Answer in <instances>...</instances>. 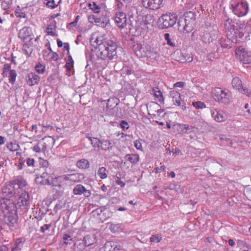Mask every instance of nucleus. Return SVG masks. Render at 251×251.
Returning a JSON list of instances; mask_svg holds the SVG:
<instances>
[{"instance_id":"c85d7f7f","label":"nucleus","mask_w":251,"mask_h":251,"mask_svg":"<svg viewBox=\"0 0 251 251\" xmlns=\"http://www.w3.org/2000/svg\"><path fill=\"white\" fill-rule=\"evenodd\" d=\"M64 178L63 176H59L52 178L50 182L51 185L55 186H58L61 187L62 186V182L64 180Z\"/></svg>"},{"instance_id":"bb28decb","label":"nucleus","mask_w":251,"mask_h":251,"mask_svg":"<svg viewBox=\"0 0 251 251\" xmlns=\"http://www.w3.org/2000/svg\"><path fill=\"white\" fill-rule=\"evenodd\" d=\"M152 92L154 96L159 101L161 102H164V98L162 94L158 88L155 87L153 88L152 89Z\"/></svg>"},{"instance_id":"1a4fd4ad","label":"nucleus","mask_w":251,"mask_h":251,"mask_svg":"<svg viewBox=\"0 0 251 251\" xmlns=\"http://www.w3.org/2000/svg\"><path fill=\"white\" fill-rule=\"evenodd\" d=\"M29 201L28 194L26 191H24L22 193L18 200H17V210L21 209L23 212L27 211V203ZM18 211H17V212Z\"/></svg>"},{"instance_id":"a19ab883","label":"nucleus","mask_w":251,"mask_h":251,"mask_svg":"<svg viewBox=\"0 0 251 251\" xmlns=\"http://www.w3.org/2000/svg\"><path fill=\"white\" fill-rule=\"evenodd\" d=\"M89 7L95 13H99L100 11V7L95 2L90 3Z\"/></svg>"},{"instance_id":"cd10ccee","label":"nucleus","mask_w":251,"mask_h":251,"mask_svg":"<svg viewBox=\"0 0 251 251\" xmlns=\"http://www.w3.org/2000/svg\"><path fill=\"white\" fill-rule=\"evenodd\" d=\"M86 138L90 141L91 144L93 147L95 148H98L99 149L100 145L101 140L95 137H91L89 136H86Z\"/></svg>"},{"instance_id":"aec40b11","label":"nucleus","mask_w":251,"mask_h":251,"mask_svg":"<svg viewBox=\"0 0 251 251\" xmlns=\"http://www.w3.org/2000/svg\"><path fill=\"white\" fill-rule=\"evenodd\" d=\"M95 242L94 237L92 235H88L85 236L84 237L83 240L82 242V246L79 248L80 250H82L84 247V245L85 246L88 247L92 244H93Z\"/></svg>"},{"instance_id":"72a5a7b5","label":"nucleus","mask_w":251,"mask_h":251,"mask_svg":"<svg viewBox=\"0 0 251 251\" xmlns=\"http://www.w3.org/2000/svg\"><path fill=\"white\" fill-rule=\"evenodd\" d=\"M106 169L105 167H100L98 171V175L101 179H105L107 177L106 174Z\"/></svg>"},{"instance_id":"4468645a","label":"nucleus","mask_w":251,"mask_h":251,"mask_svg":"<svg viewBox=\"0 0 251 251\" xmlns=\"http://www.w3.org/2000/svg\"><path fill=\"white\" fill-rule=\"evenodd\" d=\"M163 0H142L144 7L151 10H156L160 8Z\"/></svg>"},{"instance_id":"f03ea898","label":"nucleus","mask_w":251,"mask_h":251,"mask_svg":"<svg viewBox=\"0 0 251 251\" xmlns=\"http://www.w3.org/2000/svg\"><path fill=\"white\" fill-rule=\"evenodd\" d=\"M95 36L93 38L94 39L93 45L96 48L98 58L102 60H112L117 56V45L116 42L106 39L103 34H98Z\"/></svg>"},{"instance_id":"4be33fe9","label":"nucleus","mask_w":251,"mask_h":251,"mask_svg":"<svg viewBox=\"0 0 251 251\" xmlns=\"http://www.w3.org/2000/svg\"><path fill=\"white\" fill-rule=\"evenodd\" d=\"M112 143L108 140H102L101 141L99 150H111L112 149Z\"/></svg>"},{"instance_id":"a211bd4d","label":"nucleus","mask_w":251,"mask_h":251,"mask_svg":"<svg viewBox=\"0 0 251 251\" xmlns=\"http://www.w3.org/2000/svg\"><path fill=\"white\" fill-rule=\"evenodd\" d=\"M40 81V77L34 73L28 75L27 82L30 86L38 84Z\"/></svg>"},{"instance_id":"393cba45","label":"nucleus","mask_w":251,"mask_h":251,"mask_svg":"<svg viewBox=\"0 0 251 251\" xmlns=\"http://www.w3.org/2000/svg\"><path fill=\"white\" fill-rule=\"evenodd\" d=\"M119 100L116 98H110L107 100L106 107L108 109H113L115 107L119 102Z\"/></svg>"},{"instance_id":"864d4df0","label":"nucleus","mask_w":251,"mask_h":251,"mask_svg":"<svg viewBox=\"0 0 251 251\" xmlns=\"http://www.w3.org/2000/svg\"><path fill=\"white\" fill-rule=\"evenodd\" d=\"M51 226V224H45L40 227V231L44 233L45 231L48 230Z\"/></svg>"},{"instance_id":"37998d69","label":"nucleus","mask_w":251,"mask_h":251,"mask_svg":"<svg viewBox=\"0 0 251 251\" xmlns=\"http://www.w3.org/2000/svg\"><path fill=\"white\" fill-rule=\"evenodd\" d=\"M197 0H187L186 2V7L188 9L192 8L196 3Z\"/></svg>"},{"instance_id":"c756f323","label":"nucleus","mask_w":251,"mask_h":251,"mask_svg":"<svg viewBox=\"0 0 251 251\" xmlns=\"http://www.w3.org/2000/svg\"><path fill=\"white\" fill-rule=\"evenodd\" d=\"M138 50L137 55L139 56H148L150 53V50L144 46L141 45V48Z\"/></svg>"},{"instance_id":"473e14b6","label":"nucleus","mask_w":251,"mask_h":251,"mask_svg":"<svg viewBox=\"0 0 251 251\" xmlns=\"http://www.w3.org/2000/svg\"><path fill=\"white\" fill-rule=\"evenodd\" d=\"M84 187L81 185L78 184L76 185L73 189V193L75 195H80L82 194L83 191L84 190Z\"/></svg>"},{"instance_id":"f704fd0d","label":"nucleus","mask_w":251,"mask_h":251,"mask_svg":"<svg viewBox=\"0 0 251 251\" xmlns=\"http://www.w3.org/2000/svg\"><path fill=\"white\" fill-rule=\"evenodd\" d=\"M17 184L18 185L19 188H22L26 185V181L22 176H18L17 177Z\"/></svg>"},{"instance_id":"f257e3e1","label":"nucleus","mask_w":251,"mask_h":251,"mask_svg":"<svg viewBox=\"0 0 251 251\" xmlns=\"http://www.w3.org/2000/svg\"><path fill=\"white\" fill-rule=\"evenodd\" d=\"M16 181L14 180L6 183L0 194V206L4 211L7 210V222L10 227L16 224Z\"/></svg>"},{"instance_id":"ea45409f","label":"nucleus","mask_w":251,"mask_h":251,"mask_svg":"<svg viewBox=\"0 0 251 251\" xmlns=\"http://www.w3.org/2000/svg\"><path fill=\"white\" fill-rule=\"evenodd\" d=\"M162 239V237L158 234L153 235L150 238V241L153 243H159Z\"/></svg>"},{"instance_id":"b1692460","label":"nucleus","mask_w":251,"mask_h":251,"mask_svg":"<svg viewBox=\"0 0 251 251\" xmlns=\"http://www.w3.org/2000/svg\"><path fill=\"white\" fill-rule=\"evenodd\" d=\"M76 165L81 169H87L90 166L89 162L86 159H81L77 161Z\"/></svg>"},{"instance_id":"2f4dec72","label":"nucleus","mask_w":251,"mask_h":251,"mask_svg":"<svg viewBox=\"0 0 251 251\" xmlns=\"http://www.w3.org/2000/svg\"><path fill=\"white\" fill-rule=\"evenodd\" d=\"M47 2L46 5L52 9L56 7L60 3L61 0H46Z\"/></svg>"},{"instance_id":"412c9836","label":"nucleus","mask_w":251,"mask_h":251,"mask_svg":"<svg viewBox=\"0 0 251 251\" xmlns=\"http://www.w3.org/2000/svg\"><path fill=\"white\" fill-rule=\"evenodd\" d=\"M125 158L132 164H136L139 161V156L136 154H127L125 155Z\"/></svg>"},{"instance_id":"5fc2aeb1","label":"nucleus","mask_w":251,"mask_h":251,"mask_svg":"<svg viewBox=\"0 0 251 251\" xmlns=\"http://www.w3.org/2000/svg\"><path fill=\"white\" fill-rule=\"evenodd\" d=\"M25 161L28 166H34L35 160L34 159L28 158L25 159Z\"/></svg>"},{"instance_id":"f8f14e48","label":"nucleus","mask_w":251,"mask_h":251,"mask_svg":"<svg viewBox=\"0 0 251 251\" xmlns=\"http://www.w3.org/2000/svg\"><path fill=\"white\" fill-rule=\"evenodd\" d=\"M2 75L3 77H9V82L13 84L16 80V71L11 69V66L9 64H5L3 68Z\"/></svg>"},{"instance_id":"6ab92c4d","label":"nucleus","mask_w":251,"mask_h":251,"mask_svg":"<svg viewBox=\"0 0 251 251\" xmlns=\"http://www.w3.org/2000/svg\"><path fill=\"white\" fill-rule=\"evenodd\" d=\"M179 129L181 132L190 134L191 132H196L198 130V128L192 126H189L185 124H181L179 125Z\"/></svg>"},{"instance_id":"5701e85b","label":"nucleus","mask_w":251,"mask_h":251,"mask_svg":"<svg viewBox=\"0 0 251 251\" xmlns=\"http://www.w3.org/2000/svg\"><path fill=\"white\" fill-rule=\"evenodd\" d=\"M130 1V0H115V10H123L126 7L127 4Z\"/></svg>"},{"instance_id":"6e6d98bb","label":"nucleus","mask_w":251,"mask_h":251,"mask_svg":"<svg viewBox=\"0 0 251 251\" xmlns=\"http://www.w3.org/2000/svg\"><path fill=\"white\" fill-rule=\"evenodd\" d=\"M25 159H24L23 158H21V157L20 156V157L19 158V164H18V169L19 170H21L23 168V166L25 165Z\"/></svg>"},{"instance_id":"a878e982","label":"nucleus","mask_w":251,"mask_h":251,"mask_svg":"<svg viewBox=\"0 0 251 251\" xmlns=\"http://www.w3.org/2000/svg\"><path fill=\"white\" fill-rule=\"evenodd\" d=\"M35 181L37 184H42V185H50L51 183L48 178H45L40 176V175H37L35 179Z\"/></svg>"},{"instance_id":"69168bd1","label":"nucleus","mask_w":251,"mask_h":251,"mask_svg":"<svg viewBox=\"0 0 251 251\" xmlns=\"http://www.w3.org/2000/svg\"><path fill=\"white\" fill-rule=\"evenodd\" d=\"M82 194L85 197L88 198L90 196L91 193L90 190H87L85 188H84V190L83 191Z\"/></svg>"},{"instance_id":"dca6fc26","label":"nucleus","mask_w":251,"mask_h":251,"mask_svg":"<svg viewBox=\"0 0 251 251\" xmlns=\"http://www.w3.org/2000/svg\"><path fill=\"white\" fill-rule=\"evenodd\" d=\"M30 32L29 28L25 27L20 30L18 37L23 42H30L32 39L30 35Z\"/></svg>"},{"instance_id":"7c9ffc66","label":"nucleus","mask_w":251,"mask_h":251,"mask_svg":"<svg viewBox=\"0 0 251 251\" xmlns=\"http://www.w3.org/2000/svg\"><path fill=\"white\" fill-rule=\"evenodd\" d=\"M23 50L24 53L28 57H29L30 56L33 51V48L29 45V44H27L26 42H25V44L23 45Z\"/></svg>"},{"instance_id":"de8ad7c7","label":"nucleus","mask_w":251,"mask_h":251,"mask_svg":"<svg viewBox=\"0 0 251 251\" xmlns=\"http://www.w3.org/2000/svg\"><path fill=\"white\" fill-rule=\"evenodd\" d=\"M53 29V28L52 25H48L46 28L47 34L49 35L54 36L56 34L54 32L52 31Z\"/></svg>"},{"instance_id":"6e6552de","label":"nucleus","mask_w":251,"mask_h":251,"mask_svg":"<svg viewBox=\"0 0 251 251\" xmlns=\"http://www.w3.org/2000/svg\"><path fill=\"white\" fill-rule=\"evenodd\" d=\"M177 19L176 13H169L163 14L158 20V26L162 29L173 27Z\"/></svg>"},{"instance_id":"0eeeda50","label":"nucleus","mask_w":251,"mask_h":251,"mask_svg":"<svg viewBox=\"0 0 251 251\" xmlns=\"http://www.w3.org/2000/svg\"><path fill=\"white\" fill-rule=\"evenodd\" d=\"M214 100L223 104H228L231 100V96L228 90H223L221 88H215L212 92Z\"/></svg>"},{"instance_id":"13d9d810","label":"nucleus","mask_w":251,"mask_h":251,"mask_svg":"<svg viewBox=\"0 0 251 251\" xmlns=\"http://www.w3.org/2000/svg\"><path fill=\"white\" fill-rule=\"evenodd\" d=\"M176 61L180 62L181 63H184L186 62H191L192 61V57L191 56H189L188 59H185L184 58H180V59H176Z\"/></svg>"},{"instance_id":"79ce46f5","label":"nucleus","mask_w":251,"mask_h":251,"mask_svg":"<svg viewBox=\"0 0 251 251\" xmlns=\"http://www.w3.org/2000/svg\"><path fill=\"white\" fill-rule=\"evenodd\" d=\"M39 163L42 167L46 168V169H47L49 165V162L47 160L41 157L39 158Z\"/></svg>"},{"instance_id":"338daca9","label":"nucleus","mask_w":251,"mask_h":251,"mask_svg":"<svg viewBox=\"0 0 251 251\" xmlns=\"http://www.w3.org/2000/svg\"><path fill=\"white\" fill-rule=\"evenodd\" d=\"M184 85V82H177L174 84V87H180L182 88Z\"/></svg>"},{"instance_id":"0e129e2a","label":"nucleus","mask_w":251,"mask_h":251,"mask_svg":"<svg viewBox=\"0 0 251 251\" xmlns=\"http://www.w3.org/2000/svg\"><path fill=\"white\" fill-rule=\"evenodd\" d=\"M140 48H141V45L140 44H136L133 46V49L136 54L138 52V50L140 49Z\"/></svg>"},{"instance_id":"e2e57ef3","label":"nucleus","mask_w":251,"mask_h":251,"mask_svg":"<svg viewBox=\"0 0 251 251\" xmlns=\"http://www.w3.org/2000/svg\"><path fill=\"white\" fill-rule=\"evenodd\" d=\"M40 143H38L37 145L34 146L33 148V151L36 152H40L42 151L40 147L39 146Z\"/></svg>"},{"instance_id":"a18cd8bd","label":"nucleus","mask_w":251,"mask_h":251,"mask_svg":"<svg viewBox=\"0 0 251 251\" xmlns=\"http://www.w3.org/2000/svg\"><path fill=\"white\" fill-rule=\"evenodd\" d=\"M63 239L64 240V243L66 245L70 244L71 243L70 241H72L73 240V238L71 236L66 234H64Z\"/></svg>"},{"instance_id":"423d86ee","label":"nucleus","mask_w":251,"mask_h":251,"mask_svg":"<svg viewBox=\"0 0 251 251\" xmlns=\"http://www.w3.org/2000/svg\"><path fill=\"white\" fill-rule=\"evenodd\" d=\"M229 8L239 17L246 16L249 11L248 4L243 0H231Z\"/></svg>"},{"instance_id":"7ed1b4c3","label":"nucleus","mask_w":251,"mask_h":251,"mask_svg":"<svg viewBox=\"0 0 251 251\" xmlns=\"http://www.w3.org/2000/svg\"><path fill=\"white\" fill-rule=\"evenodd\" d=\"M196 14L194 12L187 11L179 17L178 21V29L183 33L191 32L195 25Z\"/></svg>"},{"instance_id":"20e7f679","label":"nucleus","mask_w":251,"mask_h":251,"mask_svg":"<svg viewBox=\"0 0 251 251\" xmlns=\"http://www.w3.org/2000/svg\"><path fill=\"white\" fill-rule=\"evenodd\" d=\"M199 36L200 40L204 44H209L211 43L216 44V41L218 38V32L214 26L204 27L200 30Z\"/></svg>"},{"instance_id":"774afa93","label":"nucleus","mask_w":251,"mask_h":251,"mask_svg":"<svg viewBox=\"0 0 251 251\" xmlns=\"http://www.w3.org/2000/svg\"><path fill=\"white\" fill-rule=\"evenodd\" d=\"M62 208V206L61 204L60 203H58V204H56L55 206H54V211L55 212V213H57V211L59 209H61Z\"/></svg>"},{"instance_id":"f3484780","label":"nucleus","mask_w":251,"mask_h":251,"mask_svg":"<svg viewBox=\"0 0 251 251\" xmlns=\"http://www.w3.org/2000/svg\"><path fill=\"white\" fill-rule=\"evenodd\" d=\"M232 84L233 87L238 90L240 93L244 94L248 96H250L249 90L243 88L242 81L239 77H236L233 78L232 81Z\"/></svg>"},{"instance_id":"ddd939ff","label":"nucleus","mask_w":251,"mask_h":251,"mask_svg":"<svg viewBox=\"0 0 251 251\" xmlns=\"http://www.w3.org/2000/svg\"><path fill=\"white\" fill-rule=\"evenodd\" d=\"M147 110L150 115L155 117L157 115L162 113L163 110L160 108L159 104L155 102H151L147 105Z\"/></svg>"},{"instance_id":"09e8293b","label":"nucleus","mask_w":251,"mask_h":251,"mask_svg":"<svg viewBox=\"0 0 251 251\" xmlns=\"http://www.w3.org/2000/svg\"><path fill=\"white\" fill-rule=\"evenodd\" d=\"M179 95H180L179 93L175 90H172L170 92V96L172 99H174V98H178V96H179Z\"/></svg>"},{"instance_id":"052dcab7","label":"nucleus","mask_w":251,"mask_h":251,"mask_svg":"<svg viewBox=\"0 0 251 251\" xmlns=\"http://www.w3.org/2000/svg\"><path fill=\"white\" fill-rule=\"evenodd\" d=\"M7 147L11 151H16L15 144H14L12 142H10L9 143L7 144Z\"/></svg>"},{"instance_id":"49530a36","label":"nucleus","mask_w":251,"mask_h":251,"mask_svg":"<svg viewBox=\"0 0 251 251\" xmlns=\"http://www.w3.org/2000/svg\"><path fill=\"white\" fill-rule=\"evenodd\" d=\"M134 146L137 150H140V151L143 150L142 143L140 140H136L134 141Z\"/></svg>"},{"instance_id":"c03bdc74","label":"nucleus","mask_w":251,"mask_h":251,"mask_svg":"<svg viewBox=\"0 0 251 251\" xmlns=\"http://www.w3.org/2000/svg\"><path fill=\"white\" fill-rule=\"evenodd\" d=\"M88 20L90 22L93 23V22L95 23H99L100 21V18H98L95 15H90L88 17Z\"/></svg>"},{"instance_id":"4c0bfd02","label":"nucleus","mask_w":251,"mask_h":251,"mask_svg":"<svg viewBox=\"0 0 251 251\" xmlns=\"http://www.w3.org/2000/svg\"><path fill=\"white\" fill-rule=\"evenodd\" d=\"M192 105L197 109H203L206 107L205 104L200 101L193 102Z\"/></svg>"},{"instance_id":"2eb2a0df","label":"nucleus","mask_w":251,"mask_h":251,"mask_svg":"<svg viewBox=\"0 0 251 251\" xmlns=\"http://www.w3.org/2000/svg\"><path fill=\"white\" fill-rule=\"evenodd\" d=\"M211 115L213 119L218 122H223L227 118L226 114L223 111L218 109L211 110Z\"/></svg>"},{"instance_id":"c9c22d12","label":"nucleus","mask_w":251,"mask_h":251,"mask_svg":"<svg viewBox=\"0 0 251 251\" xmlns=\"http://www.w3.org/2000/svg\"><path fill=\"white\" fill-rule=\"evenodd\" d=\"M173 101L174 102V104L176 105H177L178 106H180L183 110H185L186 108V107L183 105H181V102L182 101L180 95L178 96V98H174L172 99Z\"/></svg>"},{"instance_id":"bf43d9fd","label":"nucleus","mask_w":251,"mask_h":251,"mask_svg":"<svg viewBox=\"0 0 251 251\" xmlns=\"http://www.w3.org/2000/svg\"><path fill=\"white\" fill-rule=\"evenodd\" d=\"M74 64V63L70 62L69 61L66 62L65 64V67L69 73L70 72L71 69L73 67Z\"/></svg>"},{"instance_id":"3c124183","label":"nucleus","mask_w":251,"mask_h":251,"mask_svg":"<svg viewBox=\"0 0 251 251\" xmlns=\"http://www.w3.org/2000/svg\"><path fill=\"white\" fill-rule=\"evenodd\" d=\"M237 244L238 247H241L242 249H243L248 246L244 241L242 240H238L237 241Z\"/></svg>"},{"instance_id":"8fccbe9b","label":"nucleus","mask_w":251,"mask_h":251,"mask_svg":"<svg viewBox=\"0 0 251 251\" xmlns=\"http://www.w3.org/2000/svg\"><path fill=\"white\" fill-rule=\"evenodd\" d=\"M115 181L117 185H120L121 187H124L126 185L125 183L121 180V178L118 176L116 177Z\"/></svg>"},{"instance_id":"e433bc0d","label":"nucleus","mask_w":251,"mask_h":251,"mask_svg":"<svg viewBox=\"0 0 251 251\" xmlns=\"http://www.w3.org/2000/svg\"><path fill=\"white\" fill-rule=\"evenodd\" d=\"M35 69L39 74H43L45 72V67L40 63H38L36 65Z\"/></svg>"},{"instance_id":"680f3d73","label":"nucleus","mask_w":251,"mask_h":251,"mask_svg":"<svg viewBox=\"0 0 251 251\" xmlns=\"http://www.w3.org/2000/svg\"><path fill=\"white\" fill-rule=\"evenodd\" d=\"M50 55L52 60L53 61H56L59 59V56L58 54L55 52H52Z\"/></svg>"},{"instance_id":"39448f33","label":"nucleus","mask_w":251,"mask_h":251,"mask_svg":"<svg viewBox=\"0 0 251 251\" xmlns=\"http://www.w3.org/2000/svg\"><path fill=\"white\" fill-rule=\"evenodd\" d=\"M235 22L231 19L227 18L224 22V26L226 36L232 42H236L238 37H240V33Z\"/></svg>"},{"instance_id":"603ef678","label":"nucleus","mask_w":251,"mask_h":251,"mask_svg":"<svg viewBox=\"0 0 251 251\" xmlns=\"http://www.w3.org/2000/svg\"><path fill=\"white\" fill-rule=\"evenodd\" d=\"M120 126L123 130H126L129 128L128 124L125 121H121Z\"/></svg>"},{"instance_id":"58836bf2","label":"nucleus","mask_w":251,"mask_h":251,"mask_svg":"<svg viewBox=\"0 0 251 251\" xmlns=\"http://www.w3.org/2000/svg\"><path fill=\"white\" fill-rule=\"evenodd\" d=\"M164 38L167 41V43L168 45L172 47H174L175 46V44L172 41V39L170 38L169 33H165L164 34Z\"/></svg>"},{"instance_id":"9b49d317","label":"nucleus","mask_w":251,"mask_h":251,"mask_svg":"<svg viewBox=\"0 0 251 251\" xmlns=\"http://www.w3.org/2000/svg\"><path fill=\"white\" fill-rule=\"evenodd\" d=\"M235 53L243 64H251V52H247L244 48L240 47L236 50Z\"/></svg>"},{"instance_id":"4d7b16f0","label":"nucleus","mask_w":251,"mask_h":251,"mask_svg":"<svg viewBox=\"0 0 251 251\" xmlns=\"http://www.w3.org/2000/svg\"><path fill=\"white\" fill-rule=\"evenodd\" d=\"M200 31H194L191 36V38L193 41H196L198 40V36L199 35Z\"/></svg>"},{"instance_id":"9d476101","label":"nucleus","mask_w":251,"mask_h":251,"mask_svg":"<svg viewBox=\"0 0 251 251\" xmlns=\"http://www.w3.org/2000/svg\"><path fill=\"white\" fill-rule=\"evenodd\" d=\"M114 16V20L116 25L119 28L123 29L125 28L127 25V18L126 14L119 10H116Z\"/></svg>"}]
</instances>
